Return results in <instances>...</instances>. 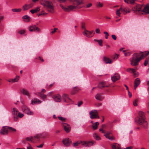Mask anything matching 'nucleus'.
Wrapping results in <instances>:
<instances>
[{"label":"nucleus","instance_id":"a878e982","mask_svg":"<svg viewBox=\"0 0 149 149\" xmlns=\"http://www.w3.org/2000/svg\"><path fill=\"white\" fill-rule=\"evenodd\" d=\"M111 134L110 132H108L106 134L104 135L105 137L111 140L114 139V138L112 136H110L109 135Z\"/></svg>","mask_w":149,"mask_h":149},{"label":"nucleus","instance_id":"c9c22d12","mask_svg":"<svg viewBox=\"0 0 149 149\" xmlns=\"http://www.w3.org/2000/svg\"><path fill=\"white\" fill-rule=\"evenodd\" d=\"M136 1H137V0H130L129 1L130 3L132 4H134V5L132 8V9L133 10V9L135 7V5L136 4H138L135 3V2Z\"/></svg>","mask_w":149,"mask_h":149},{"label":"nucleus","instance_id":"c85d7f7f","mask_svg":"<svg viewBox=\"0 0 149 149\" xmlns=\"http://www.w3.org/2000/svg\"><path fill=\"white\" fill-rule=\"evenodd\" d=\"M41 102V101L37 99L32 100L31 101V104L33 105L37 104H40Z\"/></svg>","mask_w":149,"mask_h":149},{"label":"nucleus","instance_id":"69168bd1","mask_svg":"<svg viewBox=\"0 0 149 149\" xmlns=\"http://www.w3.org/2000/svg\"><path fill=\"white\" fill-rule=\"evenodd\" d=\"M148 61L147 60H145L144 63V65H145V66H146L147 64H148Z\"/></svg>","mask_w":149,"mask_h":149},{"label":"nucleus","instance_id":"f257e3e1","mask_svg":"<svg viewBox=\"0 0 149 149\" xmlns=\"http://www.w3.org/2000/svg\"><path fill=\"white\" fill-rule=\"evenodd\" d=\"M72 4L68 6H63L60 4V6L62 9L65 12H69L75 10L77 9L80 8L79 5L83 3V0H73Z\"/></svg>","mask_w":149,"mask_h":149},{"label":"nucleus","instance_id":"6e6552de","mask_svg":"<svg viewBox=\"0 0 149 149\" xmlns=\"http://www.w3.org/2000/svg\"><path fill=\"white\" fill-rule=\"evenodd\" d=\"M18 112L17 109L15 108H13L12 113L13 116L14 120L16 121L17 120V115Z\"/></svg>","mask_w":149,"mask_h":149},{"label":"nucleus","instance_id":"f704fd0d","mask_svg":"<svg viewBox=\"0 0 149 149\" xmlns=\"http://www.w3.org/2000/svg\"><path fill=\"white\" fill-rule=\"evenodd\" d=\"M81 27L84 30V31H85L87 30L86 27V23L84 22H82L81 23Z\"/></svg>","mask_w":149,"mask_h":149},{"label":"nucleus","instance_id":"7ed1b4c3","mask_svg":"<svg viewBox=\"0 0 149 149\" xmlns=\"http://www.w3.org/2000/svg\"><path fill=\"white\" fill-rule=\"evenodd\" d=\"M145 113L142 111L138 112V116L135 119V122L137 125L146 128L147 126V123L145 119Z\"/></svg>","mask_w":149,"mask_h":149},{"label":"nucleus","instance_id":"09e8293b","mask_svg":"<svg viewBox=\"0 0 149 149\" xmlns=\"http://www.w3.org/2000/svg\"><path fill=\"white\" fill-rule=\"evenodd\" d=\"M4 18V16L2 14L0 13V23L3 20Z\"/></svg>","mask_w":149,"mask_h":149},{"label":"nucleus","instance_id":"dca6fc26","mask_svg":"<svg viewBox=\"0 0 149 149\" xmlns=\"http://www.w3.org/2000/svg\"><path fill=\"white\" fill-rule=\"evenodd\" d=\"M62 142L65 146H70L71 141L69 139L65 138L63 140Z\"/></svg>","mask_w":149,"mask_h":149},{"label":"nucleus","instance_id":"423d86ee","mask_svg":"<svg viewBox=\"0 0 149 149\" xmlns=\"http://www.w3.org/2000/svg\"><path fill=\"white\" fill-rule=\"evenodd\" d=\"M120 11L125 14L129 13L130 12L128 7L122 8L121 7L119 9L117 10L116 11V14L118 17H121V13Z\"/></svg>","mask_w":149,"mask_h":149},{"label":"nucleus","instance_id":"338daca9","mask_svg":"<svg viewBox=\"0 0 149 149\" xmlns=\"http://www.w3.org/2000/svg\"><path fill=\"white\" fill-rule=\"evenodd\" d=\"M39 139H38L37 138H34L33 139V143L36 142Z\"/></svg>","mask_w":149,"mask_h":149},{"label":"nucleus","instance_id":"f8f14e48","mask_svg":"<svg viewBox=\"0 0 149 149\" xmlns=\"http://www.w3.org/2000/svg\"><path fill=\"white\" fill-rule=\"evenodd\" d=\"M22 109L25 113L28 115H33V113L27 107L25 106H23Z\"/></svg>","mask_w":149,"mask_h":149},{"label":"nucleus","instance_id":"473e14b6","mask_svg":"<svg viewBox=\"0 0 149 149\" xmlns=\"http://www.w3.org/2000/svg\"><path fill=\"white\" fill-rule=\"evenodd\" d=\"M99 125V123L98 122H96L94 123L92 125V127L93 130H95L98 127V125Z\"/></svg>","mask_w":149,"mask_h":149},{"label":"nucleus","instance_id":"e2e57ef3","mask_svg":"<svg viewBox=\"0 0 149 149\" xmlns=\"http://www.w3.org/2000/svg\"><path fill=\"white\" fill-rule=\"evenodd\" d=\"M132 146H129L127 147L126 148H123L122 149H132Z\"/></svg>","mask_w":149,"mask_h":149},{"label":"nucleus","instance_id":"9d476101","mask_svg":"<svg viewBox=\"0 0 149 149\" xmlns=\"http://www.w3.org/2000/svg\"><path fill=\"white\" fill-rule=\"evenodd\" d=\"M81 145L84 147H90L93 145V143L92 141H81Z\"/></svg>","mask_w":149,"mask_h":149},{"label":"nucleus","instance_id":"39448f33","mask_svg":"<svg viewBox=\"0 0 149 149\" xmlns=\"http://www.w3.org/2000/svg\"><path fill=\"white\" fill-rule=\"evenodd\" d=\"M41 4L44 6L49 12L53 13L54 12V6L51 1H44Z\"/></svg>","mask_w":149,"mask_h":149},{"label":"nucleus","instance_id":"e433bc0d","mask_svg":"<svg viewBox=\"0 0 149 149\" xmlns=\"http://www.w3.org/2000/svg\"><path fill=\"white\" fill-rule=\"evenodd\" d=\"M81 141H79L76 142L74 143L73 144V146L74 147H76L77 146H78L79 145L81 144Z\"/></svg>","mask_w":149,"mask_h":149},{"label":"nucleus","instance_id":"cd10ccee","mask_svg":"<svg viewBox=\"0 0 149 149\" xmlns=\"http://www.w3.org/2000/svg\"><path fill=\"white\" fill-rule=\"evenodd\" d=\"M20 92L26 95L28 97H30V94L28 91L26 90L23 89L21 90Z\"/></svg>","mask_w":149,"mask_h":149},{"label":"nucleus","instance_id":"4c0bfd02","mask_svg":"<svg viewBox=\"0 0 149 149\" xmlns=\"http://www.w3.org/2000/svg\"><path fill=\"white\" fill-rule=\"evenodd\" d=\"M22 10L21 8H14L12 9V11L13 12H20Z\"/></svg>","mask_w":149,"mask_h":149},{"label":"nucleus","instance_id":"3c124183","mask_svg":"<svg viewBox=\"0 0 149 149\" xmlns=\"http://www.w3.org/2000/svg\"><path fill=\"white\" fill-rule=\"evenodd\" d=\"M43 13H40V14H39L38 15V16H40V15H46L47 14V13H45L44 10H43Z\"/></svg>","mask_w":149,"mask_h":149},{"label":"nucleus","instance_id":"ea45409f","mask_svg":"<svg viewBox=\"0 0 149 149\" xmlns=\"http://www.w3.org/2000/svg\"><path fill=\"white\" fill-rule=\"evenodd\" d=\"M96 6L97 7H102L103 6V4L101 3L100 2H97Z\"/></svg>","mask_w":149,"mask_h":149},{"label":"nucleus","instance_id":"4be33fe9","mask_svg":"<svg viewBox=\"0 0 149 149\" xmlns=\"http://www.w3.org/2000/svg\"><path fill=\"white\" fill-rule=\"evenodd\" d=\"M120 78L119 75H112L111 77V79L113 82H115Z\"/></svg>","mask_w":149,"mask_h":149},{"label":"nucleus","instance_id":"680f3d73","mask_svg":"<svg viewBox=\"0 0 149 149\" xmlns=\"http://www.w3.org/2000/svg\"><path fill=\"white\" fill-rule=\"evenodd\" d=\"M27 149H33V148L31 146V145L29 143V146L27 147Z\"/></svg>","mask_w":149,"mask_h":149},{"label":"nucleus","instance_id":"052dcab7","mask_svg":"<svg viewBox=\"0 0 149 149\" xmlns=\"http://www.w3.org/2000/svg\"><path fill=\"white\" fill-rule=\"evenodd\" d=\"M123 52L124 53V54H125V56H128V54H129V55H130V54L129 52H125V50H123Z\"/></svg>","mask_w":149,"mask_h":149},{"label":"nucleus","instance_id":"49530a36","mask_svg":"<svg viewBox=\"0 0 149 149\" xmlns=\"http://www.w3.org/2000/svg\"><path fill=\"white\" fill-rule=\"evenodd\" d=\"M119 56L117 54H116L115 55L113 56V57H112V58L114 60H116V59H117Z\"/></svg>","mask_w":149,"mask_h":149},{"label":"nucleus","instance_id":"393cba45","mask_svg":"<svg viewBox=\"0 0 149 149\" xmlns=\"http://www.w3.org/2000/svg\"><path fill=\"white\" fill-rule=\"evenodd\" d=\"M63 97L64 99V102H68L71 100L68 97V95L65 94H63Z\"/></svg>","mask_w":149,"mask_h":149},{"label":"nucleus","instance_id":"0eeeda50","mask_svg":"<svg viewBox=\"0 0 149 149\" xmlns=\"http://www.w3.org/2000/svg\"><path fill=\"white\" fill-rule=\"evenodd\" d=\"M90 118L91 119H95L99 118V116L98 115L97 111L96 110H92L90 113Z\"/></svg>","mask_w":149,"mask_h":149},{"label":"nucleus","instance_id":"2eb2a0df","mask_svg":"<svg viewBox=\"0 0 149 149\" xmlns=\"http://www.w3.org/2000/svg\"><path fill=\"white\" fill-rule=\"evenodd\" d=\"M82 33L84 35L86 36L88 38H91L92 37L95 33H94L93 35H91V34L90 33V31L87 30H86L85 31H83Z\"/></svg>","mask_w":149,"mask_h":149},{"label":"nucleus","instance_id":"b1692460","mask_svg":"<svg viewBox=\"0 0 149 149\" xmlns=\"http://www.w3.org/2000/svg\"><path fill=\"white\" fill-rule=\"evenodd\" d=\"M103 61L105 63H111L113 61H112L109 58L104 56L103 58Z\"/></svg>","mask_w":149,"mask_h":149},{"label":"nucleus","instance_id":"aec40b11","mask_svg":"<svg viewBox=\"0 0 149 149\" xmlns=\"http://www.w3.org/2000/svg\"><path fill=\"white\" fill-rule=\"evenodd\" d=\"M64 129L67 132H69L70 130V126L67 123H64L63 125Z\"/></svg>","mask_w":149,"mask_h":149},{"label":"nucleus","instance_id":"412c9836","mask_svg":"<svg viewBox=\"0 0 149 149\" xmlns=\"http://www.w3.org/2000/svg\"><path fill=\"white\" fill-rule=\"evenodd\" d=\"M127 71L131 73H133L134 74H138L139 73L136 71L134 69L131 68H129L127 69Z\"/></svg>","mask_w":149,"mask_h":149},{"label":"nucleus","instance_id":"1a4fd4ad","mask_svg":"<svg viewBox=\"0 0 149 149\" xmlns=\"http://www.w3.org/2000/svg\"><path fill=\"white\" fill-rule=\"evenodd\" d=\"M29 30L31 32L34 31L38 32L40 31V29L35 25L31 26L29 27Z\"/></svg>","mask_w":149,"mask_h":149},{"label":"nucleus","instance_id":"79ce46f5","mask_svg":"<svg viewBox=\"0 0 149 149\" xmlns=\"http://www.w3.org/2000/svg\"><path fill=\"white\" fill-rule=\"evenodd\" d=\"M24 116V115L23 114L20 112H18L17 115V120L18 119V118H21L22 117H23Z\"/></svg>","mask_w":149,"mask_h":149},{"label":"nucleus","instance_id":"bb28decb","mask_svg":"<svg viewBox=\"0 0 149 149\" xmlns=\"http://www.w3.org/2000/svg\"><path fill=\"white\" fill-rule=\"evenodd\" d=\"M54 100L57 102H60L61 100V96L59 95H57L54 96Z\"/></svg>","mask_w":149,"mask_h":149},{"label":"nucleus","instance_id":"f3484780","mask_svg":"<svg viewBox=\"0 0 149 149\" xmlns=\"http://www.w3.org/2000/svg\"><path fill=\"white\" fill-rule=\"evenodd\" d=\"M141 83V80L139 78H136L134 81V89L135 90L137 87Z\"/></svg>","mask_w":149,"mask_h":149},{"label":"nucleus","instance_id":"864d4df0","mask_svg":"<svg viewBox=\"0 0 149 149\" xmlns=\"http://www.w3.org/2000/svg\"><path fill=\"white\" fill-rule=\"evenodd\" d=\"M92 6V4L91 3H89L86 5L85 7L86 8H89L91 6Z\"/></svg>","mask_w":149,"mask_h":149},{"label":"nucleus","instance_id":"6ab92c4d","mask_svg":"<svg viewBox=\"0 0 149 149\" xmlns=\"http://www.w3.org/2000/svg\"><path fill=\"white\" fill-rule=\"evenodd\" d=\"M35 138H37L38 139H39V136L38 135H36L34 137L30 136L27 137L26 139L28 141H30L31 142H33V139Z\"/></svg>","mask_w":149,"mask_h":149},{"label":"nucleus","instance_id":"9b49d317","mask_svg":"<svg viewBox=\"0 0 149 149\" xmlns=\"http://www.w3.org/2000/svg\"><path fill=\"white\" fill-rule=\"evenodd\" d=\"M111 85L110 84L107 82H102L100 83L98 85V87L100 88L104 87H108Z\"/></svg>","mask_w":149,"mask_h":149},{"label":"nucleus","instance_id":"a18cd8bd","mask_svg":"<svg viewBox=\"0 0 149 149\" xmlns=\"http://www.w3.org/2000/svg\"><path fill=\"white\" fill-rule=\"evenodd\" d=\"M99 43L100 45V46H102V40H96Z\"/></svg>","mask_w":149,"mask_h":149},{"label":"nucleus","instance_id":"4468645a","mask_svg":"<svg viewBox=\"0 0 149 149\" xmlns=\"http://www.w3.org/2000/svg\"><path fill=\"white\" fill-rule=\"evenodd\" d=\"M33 6V4L32 3L29 4H25L22 6V9L23 10L26 11L29 9L31 8Z\"/></svg>","mask_w":149,"mask_h":149},{"label":"nucleus","instance_id":"603ef678","mask_svg":"<svg viewBox=\"0 0 149 149\" xmlns=\"http://www.w3.org/2000/svg\"><path fill=\"white\" fill-rule=\"evenodd\" d=\"M58 119L60 120H65V118H64L63 117L61 116H58Z\"/></svg>","mask_w":149,"mask_h":149},{"label":"nucleus","instance_id":"5701e85b","mask_svg":"<svg viewBox=\"0 0 149 149\" xmlns=\"http://www.w3.org/2000/svg\"><path fill=\"white\" fill-rule=\"evenodd\" d=\"M19 78V75H17L13 79H9L8 81L11 82H15L17 81Z\"/></svg>","mask_w":149,"mask_h":149},{"label":"nucleus","instance_id":"20e7f679","mask_svg":"<svg viewBox=\"0 0 149 149\" xmlns=\"http://www.w3.org/2000/svg\"><path fill=\"white\" fill-rule=\"evenodd\" d=\"M133 11L136 13L141 11L146 15L149 14V3L145 5L136 4L133 9Z\"/></svg>","mask_w":149,"mask_h":149},{"label":"nucleus","instance_id":"c756f323","mask_svg":"<svg viewBox=\"0 0 149 149\" xmlns=\"http://www.w3.org/2000/svg\"><path fill=\"white\" fill-rule=\"evenodd\" d=\"M80 90V88L77 87H75L73 88L72 93V94H74L77 92L78 91Z\"/></svg>","mask_w":149,"mask_h":149},{"label":"nucleus","instance_id":"37998d69","mask_svg":"<svg viewBox=\"0 0 149 149\" xmlns=\"http://www.w3.org/2000/svg\"><path fill=\"white\" fill-rule=\"evenodd\" d=\"M58 29L57 28H54L53 30L52 29H51L52 30V31L51 32V34H54L56 31L57 30H58Z\"/></svg>","mask_w":149,"mask_h":149},{"label":"nucleus","instance_id":"ddd939ff","mask_svg":"<svg viewBox=\"0 0 149 149\" xmlns=\"http://www.w3.org/2000/svg\"><path fill=\"white\" fill-rule=\"evenodd\" d=\"M8 127L7 126L3 127L0 131V133L2 135H5L8 133Z\"/></svg>","mask_w":149,"mask_h":149},{"label":"nucleus","instance_id":"6e6d98bb","mask_svg":"<svg viewBox=\"0 0 149 149\" xmlns=\"http://www.w3.org/2000/svg\"><path fill=\"white\" fill-rule=\"evenodd\" d=\"M83 102L82 101H80L78 102L77 106L78 107H80L81 105L83 104Z\"/></svg>","mask_w":149,"mask_h":149},{"label":"nucleus","instance_id":"774afa93","mask_svg":"<svg viewBox=\"0 0 149 149\" xmlns=\"http://www.w3.org/2000/svg\"><path fill=\"white\" fill-rule=\"evenodd\" d=\"M128 91V93L129 96V97H130L132 96V94L131 93H130V92H129V91Z\"/></svg>","mask_w":149,"mask_h":149},{"label":"nucleus","instance_id":"5fc2aeb1","mask_svg":"<svg viewBox=\"0 0 149 149\" xmlns=\"http://www.w3.org/2000/svg\"><path fill=\"white\" fill-rule=\"evenodd\" d=\"M25 31L24 30H21L19 31L18 33L21 34H23L25 33Z\"/></svg>","mask_w":149,"mask_h":149},{"label":"nucleus","instance_id":"de8ad7c7","mask_svg":"<svg viewBox=\"0 0 149 149\" xmlns=\"http://www.w3.org/2000/svg\"><path fill=\"white\" fill-rule=\"evenodd\" d=\"M104 33L105 35V38L106 39H107L108 38V37L109 35L108 33L106 31H104Z\"/></svg>","mask_w":149,"mask_h":149},{"label":"nucleus","instance_id":"72a5a7b5","mask_svg":"<svg viewBox=\"0 0 149 149\" xmlns=\"http://www.w3.org/2000/svg\"><path fill=\"white\" fill-rule=\"evenodd\" d=\"M40 10V8L39 7H38L35 9H33L31 10L30 11L32 14H33L35 13H36L39 10Z\"/></svg>","mask_w":149,"mask_h":149},{"label":"nucleus","instance_id":"0e129e2a","mask_svg":"<svg viewBox=\"0 0 149 149\" xmlns=\"http://www.w3.org/2000/svg\"><path fill=\"white\" fill-rule=\"evenodd\" d=\"M96 33H100V30L99 29H97L95 30Z\"/></svg>","mask_w":149,"mask_h":149},{"label":"nucleus","instance_id":"7c9ffc66","mask_svg":"<svg viewBox=\"0 0 149 149\" xmlns=\"http://www.w3.org/2000/svg\"><path fill=\"white\" fill-rule=\"evenodd\" d=\"M22 18L24 21L26 22H29L31 19V18L27 15L24 16Z\"/></svg>","mask_w":149,"mask_h":149},{"label":"nucleus","instance_id":"4d7b16f0","mask_svg":"<svg viewBox=\"0 0 149 149\" xmlns=\"http://www.w3.org/2000/svg\"><path fill=\"white\" fill-rule=\"evenodd\" d=\"M68 0H59V1L61 3H65Z\"/></svg>","mask_w":149,"mask_h":149},{"label":"nucleus","instance_id":"bf43d9fd","mask_svg":"<svg viewBox=\"0 0 149 149\" xmlns=\"http://www.w3.org/2000/svg\"><path fill=\"white\" fill-rule=\"evenodd\" d=\"M53 84H50L49 86H48V85H47L46 86V87L47 88H50L52 86H53Z\"/></svg>","mask_w":149,"mask_h":149},{"label":"nucleus","instance_id":"c03bdc74","mask_svg":"<svg viewBox=\"0 0 149 149\" xmlns=\"http://www.w3.org/2000/svg\"><path fill=\"white\" fill-rule=\"evenodd\" d=\"M138 101V100L137 99H135L133 102V104L135 106H137L138 104H137V102Z\"/></svg>","mask_w":149,"mask_h":149},{"label":"nucleus","instance_id":"a19ab883","mask_svg":"<svg viewBox=\"0 0 149 149\" xmlns=\"http://www.w3.org/2000/svg\"><path fill=\"white\" fill-rule=\"evenodd\" d=\"M93 136L97 140L100 139V138L96 134H94Z\"/></svg>","mask_w":149,"mask_h":149},{"label":"nucleus","instance_id":"2f4dec72","mask_svg":"<svg viewBox=\"0 0 149 149\" xmlns=\"http://www.w3.org/2000/svg\"><path fill=\"white\" fill-rule=\"evenodd\" d=\"M102 95L101 94H97L95 96L96 99L97 100H101L103 99Z\"/></svg>","mask_w":149,"mask_h":149},{"label":"nucleus","instance_id":"8fccbe9b","mask_svg":"<svg viewBox=\"0 0 149 149\" xmlns=\"http://www.w3.org/2000/svg\"><path fill=\"white\" fill-rule=\"evenodd\" d=\"M8 127V129L9 130H11L12 131L15 132L16 131V130L14 128H12V127Z\"/></svg>","mask_w":149,"mask_h":149},{"label":"nucleus","instance_id":"58836bf2","mask_svg":"<svg viewBox=\"0 0 149 149\" xmlns=\"http://www.w3.org/2000/svg\"><path fill=\"white\" fill-rule=\"evenodd\" d=\"M39 94V96L41 98H42L43 99H44L46 98L47 97V96L46 95L44 94H42L40 93Z\"/></svg>","mask_w":149,"mask_h":149},{"label":"nucleus","instance_id":"13d9d810","mask_svg":"<svg viewBox=\"0 0 149 149\" xmlns=\"http://www.w3.org/2000/svg\"><path fill=\"white\" fill-rule=\"evenodd\" d=\"M111 37L114 40H116V36L114 35H111Z\"/></svg>","mask_w":149,"mask_h":149},{"label":"nucleus","instance_id":"a211bd4d","mask_svg":"<svg viewBox=\"0 0 149 149\" xmlns=\"http://www.w3.org/2000/svg\"><path fill=\"white\" fill-rule=\"evenodd\" d=\"M112 149H122L120 145L117 143H114L111 144Z\"/></svg>","mask_w":149,"mask_h":149},{"label":"nucleus","instance_id":"f03ea898","mask_svg":"<svg viewBox=\"0 0 149 149\" xmlns=\"http://www.w3.org/2000/svg\"><path fill=\"white\" fill-rule=\"evenodd\" d=\"M149 54L148 51L141 52L139 53H134L130 60L131 65L133 66L138 65L140 60L143 58L144 56L148 55Z\"/></svg>","mask_w":149,"mask_h":149}]
</instances>
